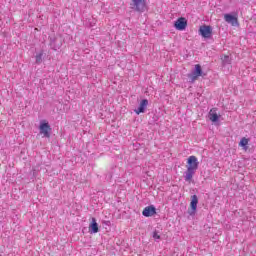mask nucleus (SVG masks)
I'll list each match as a JSON object with an SVG mask.
<instances>
[{
    "mask_svg": "<svg viewBox=\"0 0 256 256\" xmlns=\"http://www.w3.org/2000/svg\"><path fill=\"white\" fill-rule=\"evenodd\" d=\"M199 169V160L195 156H190L187 159V170L184 172L185 181L191 183L193 181V175Z\"/></svg>",
    "mask_w": 256,
    "mask_h": 256,
    "instance_id": "obj_1",
    "label": "nucleus"
},
{
    "mask_svg": "<svg viewBox=\"0 0 256 256\" xmlns=\"http://www.w3.org/2000/svg\"><path fill=\"white\" fill-rule=\"evenodd\" d=\"M206 75L207 74L203 72L201 64H196L192 72L188 74V79H190V83H195L199 77H205Z\"/></svg>",
    "mask_w": 256,
    "mask_h": 256,
    "instance_id": "obj_2",
    "label": "nucleus"
},
{
    "mask_svg": "<svg viewBox=\"0 0 256 256\" xmlns=\"http://www.w3.org/2000/svg\"><path fill=\"white\" fill-rule=\"evenodd\" d=\"M53 131V128H51V125L47 120H41L39 125V132L40 135H43L46 139L51 138V133Z\"/></svg>",
    "mask_w": 256,
    "mask_h": 256,
    "instance_id": "obj_3",
    "label": "nucleus"
},
{
    "mask_svg": "<svg viewBox=\"0 0 256 256\" xmlns=\"http://www.w3.org/2000/svg\"><path fill=\"white\" fill-rule=\"evenodd\" d=\"M224 21L229 23L232 27H239V15L237 12L224 14Z\"/></svg>",
    "mask_w": 256,
    "mask_h": 256,
    "instance_id": "obj_4",
    "label": "nucleus"
},
{
    "mask_svg": "<svg viewBox=\"0 0 256 256\" xmlns=\"http://www.w3.org/2000/svg\"><path fill=\"white\" fill-rule=\"evenodd\" d=\"M199 35L203 37V39H211L213 35V27L211 25H202L198 30Z\"/></svg>",
    "mask_w": 256,
    "mask_h": 256,
    "instance_id": "obj_5",
    "label": "nucleus"
},
{
    "mask_svg": "<svg viewBox=\"0 0 256 256\" xmlns=\"http://www.w3.org/2000/svg\"><path fill=\"white\" fill-rule=\"evenodd\" d=\"M197 205H199V198L197 195L191 196L190 208L188 209V215L194 217L197 214Z\"/></svg>",
    "mask_w": 256,
    "mask_h": 256,
    "instance_id": "obj_6",
    "label": "nucleus"
},
{
    "mask_svg": "<svg viewBox=\"0 0 256 256\" xmlns=\"http://www.w3.org/2000/svg\"><path fill=\"white\" fill-rule=\"evenodd\" d=\"M133 9L138 13H144L147 8V2L145 0H132Z\"/></svg>",
    "mask_w": 256,
    "mask_h": 256,
    "instance_id": "obj_7",
    "label": "nucleus"
},
{
    "mask_svg": "<svg viewBox=\"0 0 256 256\" xmlns=\"http://www.w3.org/2000/svg\"><path fill=\"white\" fill-rule=\"evenodd\" d=\"M49 45L53 51H59L63 44L61 43V39H59L57 36H49Z\"/></svg>",
    "mask_w": 256,
    "mask_h": 256,
    "instance_id": "obj_8",
    "label": "nucleus"
},
{
    "mask_svg": "<svg viewBox=\"0 0 256 256\" xmlns=\"http://www.w3.org/2000/svg\"><path fill=\"white\" fill-rule=\"evenodd\" d=\"M174 27L177 31H185L187 29V18L179 17L174 22Z\"/></svg>",
    "mask_w": 256,
    "mask_h": 256,
    "instance_id": "obj_9",
    "label": "nucleus"
},
{
    "mask_svg": "<svg viewBox=\"0 0 256 256\" xmlns=\"http://www.w3.org/2000/svg\"><path fill=\"white\" fill-rule=\"evenodd\" d=\"M142 215L143 217H153V215H157V208L154 205H149L143 209Z\"/></svg>",
    "mask_w": 256,
    "mask_h": 256,
    "instance_id": "obj_10",
    "label": "nucleus"
},
{
    "mask_svg": "<svg viewBox=\"0 0 256 256\" xmlns=\"http://www.w3.org/2000/svg\"><path fill=\"white\" fill-rule=\"evenodd\" d=\"M147 105H149V100L142 99L138 108L134 110V113H136V115H141V113H145V111H147Z\"/></svg>",
    "mask_w": 256,
    "mask_h": 256,
    "instance_id": "obj_11",
    "label": "nucleus"
},
{
    "mask_svg": "<svg viewBox=\"0 0 256 256\" xmlns=\"http://www.w3.org/2000/svg\"><path fill=\"white\" fill-rule=\"evenodd\" d=\"M89 233H91V235L99 233V224L95 218H92V221L89 224Z\"/></svg>",
    "mask_w": 256,
    "mask_h": 256,
    "instance_id": "obj_12",
    "label": "nucleus"
},
{
    "mask_svg": "<svg viewBox=\"0 0 256 256\" xmlns=\"http://www.w3.org/2000/svg\"><path fill=\"white\" fill-rule=\"evenodd\" d=\"M209 119L212 121V123H218L219 122V115L215 110L211 109L209 112Z\"/></svg>",
    "mask_w": 256,
    "mask_h": 256,
    "instance_id": "obj_13",
    "label": "nucleus"
},
{
    "mask_svg": "<svg viewBox=\"0 0 256 256\" xmlns=\"http://www.w3.org/2000/svg\"><path fill=\"white\" fill-rule=\"evenodd\" d=\"M247 145H249V139L243 137L239 142V146L242 147L245 151H247V149H249Z\"/></svg>",
    "mask_w": 256,
    "mask_h": 256,
    "instance_id": "obj_14",
    "label": "nucleus"
},
{
    "mask_svg": "<svg viewBox=\"0 0 256 256\" xmlns=\"http://www.w3.org/2000/svg\"><path fill=\"white\" fill-rule=\"evenodd\" d=\"M43 63V50L36 55V64L41 65Z\"/></svg>",
    "mask_w": 256,
    "mask_h": 256,
    "instance_id": "obj_15",
    "label": "nucleus"
},
{
    "mask_svg": "<svg viewBox=\"0 0 256 256\" xmlns=\"http://www.w3.org/2000/svg\"><path fill=\"white\" fill-rule=\"evenodd\" d=\"M222 59V64L223 65H231V57L225 55Z\"/></svg>",
    "mask_w": 256,
    "mask_h": 256,
    "instance_id": "obj_16",
    "label": "nucleus"
},
{
    "mask_svg": "<svg viewBox=\"0 0 256 256\" xmlns=\"http://www.w3.org/2000/svg\"><path fill=\"white\" fill-rule=\"evenodd\" d=\"M152 237H153V239H155V241L161 239V236L159 235V231H157V230L153 231Z\"/></svg>",
    "mask_w": 256,
    "mask_h": 256,
    "instance_id": "obj_17",
    "label": "nucleus"
}]
</instances>
